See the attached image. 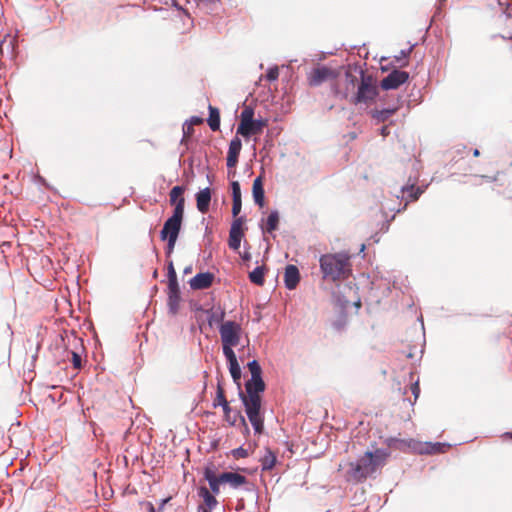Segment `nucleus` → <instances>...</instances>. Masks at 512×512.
Here are the masks:
<instances>
[{
	"mask_svg": "<svg viewBox=\"0 0 512 512\" xmlns=\"http://www.w3.org/2000/svg\"><path fill=\"white\" fill-rule=\"evenodd\" d=\"M251 379L245 384L246 394L241 393L240 397L245 407L247 417L257 434L263 432L264 424L261 416V393L265 390V383L261 377L262 369L256 360L248 363Z\"/></svg>",
	"mask_w": 512,
	"mask_h": 512,
	"instance_id": "obj_1",
	"label": "nucleus"
},
{
	"mask_svg": "<svg viewBox=\"0 0 512 512\" xmlns=\"http://www.w3.org/2000/svg\"><path fill=\"white\" fill-rule=\"evenodd\" d=\"M389 455L387 450L380 448L366 451L356 461L347 464L346 480L355 483L364 482L386 464Z\"/></svg>",
	"mask_w": 512,
	"mask_h": 512,
	"instance_id": "obj_2",
	"label": "nucleus"
},
{
	"mask_svg": "<svg viewBox=\"0 0 512 512\" xmlns=\"http://www.w3.org/2000/svg\"><path fill=\"white\" fill-rule=\"evenodd\" d=\"M324 278L345 280L351 274L350 255L346 252L324 254L319 259Z\"/></svg>",
	"mask_w": 512,
	"mask_h": 512,
	"instance_id": "obj_3",
	"label": "nucleus"
},
{
	"mask_svg": "<svg viewBox=\"0 0 512 512\" xmlns=\"http://www.w3.org/2000/svg\"><path fill=\"white\" fill-rule=\"evenodd\" d=\"M267 125L268 121L266 119H254L253 108L250 106H245L240 114V122L237 127V134L244 138H249L252 135H260Z\"/></svg>",
	"mask_w": 512,
	"mask_h": 512,
	"instance_id": "obj_4",
	"label": "nucleus"
},
{
	"mask_svg": "<svg viewBox=\"0 0 512 512\" xmlns=\"http://www.w3.org/2000/svg\"><path fill=\"white\" fill-rule=\"evenodd\" d=\"M357 72V70H355ZM360 83L355 93L350 96V102L353 104H368L376 98L378 89L376 80L371 75H366L363 70H358Z\"/></svg>",
	"mask_w": 512,
	"mask_h": 512,
	"instance_id": "obj_5",
	"label": "nucleus"
},
{
	"mask_svg": "<svg viewBox=\"0 0 512 512\" xmlns=\"http://www.w3.org/2000/svg\"><path fill=\"white\" fill-rule=\"evenodd\" d=\"M183 217L184 215L181 214V210L177 208L176 211H173L172 216L165 221L160 232L161 240L168 241V253H171L175 247Z\"/></svg>",
	"mask_w": 512,
	"mask_h": 512,
	"instance_id": "obj_6",
	"label": "nucleus"
},
{
	"mask_svg": "<svg viewBox=\"0 0 512 512\" xmlns=\"http://www.w3.org/2000/svg\"><path fill=\"white\" fill-rule=\"evenodd\" d=\"M340 76L338 70L328 66H318L313 68L308 76L307 81L309 86L316 87L324 82H331Z\"/></svg>",
	"mask_w": 512,
	"mask_h": 512,
	"instance_id": "obj_7",
	"label": "nucleus"
},
{
	"mask_svg": "<svg viewBox=\"0 0 512 512\" xmlns=\"http://www.w3.org/2000/svg\"><path fill=\"white\" fill-rule=\"evenodd\" d=\"M242 328L235 321L222 322L219 327L222 345L237 346L240 343Z\"/></svg>",
	"mask_w": 512,
	"mask_h": 512,
	"instance_id": "obj_8",
	"label": "nucleus"
},
{
	"mask_svg": "<svg viewBox=\"0 0 512 512\" xmlns=\"http://www.w3.org/2000/svg\"><path fill=\"white\" fill-rule=\"evenodd\" d=\"M244 218H236L231 225L229 231L228 246L230 249L237 251L240 248L241 240L244 236Z\"/></svg>",
	"mask_w": 512,
	"mask_h": 512,
	"instance_id": "obj_9",
	"label": "nucleus"
},
{
	"mask_svg": "<svg viewBox=\"0 0 512 512\" xmlns=\"http://www.w3.org/2000/svg\"><path fill=\"white\" fill-rule=\"evenodd\" d=\"M408 79V72L393 70L381 81V87L384 90L397 89L400 85L407 82Z\"/></svg>",
	"mask_w": 512,
	"mask_h": 512,
	"instance_id": "obj_10",
	"label": "nucleus"
},
{
	"mask_svg": "<svg viewBox=\"0 0 512 512\" xmlns=\"http://www.w3.org/2000/svg\"><path fill=\"white\" fill-rule=\"evenodd\" d=\"M344 85L345 89L340 91L338 88L335 89L336 94H343L346 99H350V96L356 92L358 89V85L360 83V79L357 75L353 74L350 70L346 71L344 74Z\"/></svg>",
	"mask_w": 512,
	"mask_h": 512,
	"instance_id": "obj_11",
	"label": "nucleus"
},
{
	"mask_svg": "<svg viewBox=\"0 0 512 512\" xmlns=\"http://www.w3.org/2000/svg\"><path fill=\"white\" fill-rule=\"evenodd\" d=\"M213 281V273H198L189 281V285L193 290H203L209 288L212 285Z\"/></svg>",
	"mask_w": 512,
	"mask_h": 512,
	"instance_id": "obj_12",
	"label": "nucleus"
},
{
	"mask_svg": "<svg viewBox=\"0 0 512 512\" xmlns=\"http://www.w3.org/2000/svg\"><path fill=\"white\" fill-rule=\"evenodd\" d=\"M186 188L184 186H174L169 193V202L174 206V210L177 208L181 210V214L184 215L185 198L183 196Z\"/></svg>",
	"mask_w": 512,
	"mask_h": 512,
	"instance_id": "obj_13",
	"label": "nucleus"
},
{
	"mask_svg": "<svg viewBox=\"0 0 512 512\" xmlns=\"http://www.w3.org/2000/svg\"><path fill=\"white\" fill-rule=\"evenodd\" d=\"M242 149V142L240 138L235 137L231 140L229 144L228 154H227V167L234 168L238 163V157Z\"/></svg>",
	"mask_w": 512,
	"mask_h": 512,
	"instance_id": "obj_14",
	"label": "nucleus"
},
{
	"mask_svg": "<svg viewBox=\"0 0 512 512\" xmlns=\"http://www.w3.org/2000/svg\"><path fill=\"white\" fill-rule=\"evenodd\" d=\"M180 289L178 283L168 284V307L169 311L175 315L180 307Z\"/></svg>",
	"mask_w": 512,
	"mask_h": 512,
	"instance_id": "obj_15",
	"label": "nucleus"
},
{
	"mask_svg": "<svg viewBox=\"0 0 512 512\" xmlns=\"http://www.w3.org/2000/svg\"><path fill=\"white\" fill-rule=\"evenodd\" d=\"M220 481L222 484H228L234 489H237L247 484V478L239 473L224 472L220 474Z\"/></svg>",
	"mask_w": 512,
	"mask_h": 512,
	"instance_id": "obj_16",
	"label": "nucleus"
},
{
	"mask_svg": "<svg viewBox=\"0 0 512 512\" xmlns=\"http://www.w3.org/2000/svg\"><path fill=\"white\" fill-rule=\"evenodd\" d=\"M300 281V273L298 268L295 265H287L284 273V282L285 286L289 290H293L297 287Z\"/></svg>",
	"mask_w": 512,
	"mask_h": 512,
	"instance_id": "obj_17",
	"label": "nucleus"
},
{
	"mask_svg": "<svg viewBox=\"0 0 512 512\" xmlns=\"http://www.w3.org/2000/svg\"><path fill=\"white\" fill-rule=\"evenodd\" d=\"M211 202V190L210 188H204L196 193V206L197 209L205 214L209 210Z\"/></svg>",
	"mask_w": 512,
	"mask_h": 512,
	"instance_id": "obj_18",
	"label": "nucleus"
},
{
	"mask_svg": "<svg viewBox=\"0 0 512 512\" xmlns=\"http://www.w3.org/2000/svg\"><path fill=\"white\" fill-rule=\"evenodd\" d=\"M252 195L255 203L262 208L265 204V193L263 188L262 176H258L257 178L254 179L252 185Z\"/></svg>",
	"mask_w": 512,
	"mask_h": 512,
	"instance_id": "obj_19",
	"label": "nucleus"
},
{
	"mask_svg": "<svg viewBox=\"0 0 512 512\" xmlns=\"http://www.w3.org/2000/svg\"><path fill=\"white\" fill-rule=\"evenodd\" d=\"M204 478L208 481L211 493L219 494L220 485L222 481H220V475H217L213 469V467H206L204 470Z\"/></svg>",
	"mask_w": 512,
	"mask_h": 512,
	"instance_id": "obj_20",
	"label": "nucleus"
},
{
	"mask_svg": "<svg viewBox=\"0 0 512 512\" xmlns=\"http://www.w3.org/2000/svg\"><path fill=\"white\" fill-rule=\"evenodd\" d=\"M198 495L203 499V502L205 504V508H207L209 511L214 509L218 501L215 498V494L211 493L208 488L202 486L198 490Z\"/></svg>",
	"mask_w": 512,
	"mask_h": 512,
	"instance_id": "obj_21",
	"label": "nucleus"
},
{
	"mask_svg": "<svg viewBox=\"0 0 512 512\" xmlns=\"http://www.w3.org/2000/svg\"><path fill=\"white\" fill-rule=\"evenodd\" d=\"M278 226H279V213L277 211H272L268 215L265 223L263 225H261V228H262L263 232L272 233L278 229Z\"/></svg>",
	"mask_w": 512,
	"mask_h": 512,
	"instance_id": "obj_22",
	"label": "nucleus"
},
{
	"mask_svg": "<svg viewBox=\"0 0 512 512\" xmlns=\"http://www.w3.org/2000/svg\"><path fill=\"white\" fill-rule=\"evenodd\" d=\"M277 462V457L270 449H266L265 454L261 457L260 463L262 470H271Z\"/></svg>",
	"mask_w": 512,
	"mask_h": 512,
	"instance_id": "obj_23",
	"label": "nucleus"
},
{
	"mask_svg": "<svg viewBox=\"0 0 512 512\" xmlns=\"http://www.w3.org/2000/svg\"><path fill=\"white\" fill-rule=\"evenodd\" d=\"M209 127L213 131L220 128V112L216 107L209 105V118L207 120Z\"/></svg>",
	"mask_w": 512,
	"mask_h": 512,
	"instance_id": "obj_24",
	"label": "nucleus"
},
{
	"mask_svg": "<svg viewBox=\"0 0 512 512\" xmlns=\"http://www.w3.org/2000/svg\"><path fill=\"white\" fill-rule=\"evenodd\" d=\"M266 267L265 266H258L253 271L249 273V279L252 283L262 286L265 282L264 275H265Z\"/></svg>",
	"mask_w": 512,
	"mask_h": 512,
	"instance_id": "obj_25",
	"label": "nucleus"
},
{
	"mask_svg": "<svg viewBox=\"0 0 512 512\" xmlns=\"http://www.w3.org/2000/svg\"><path fill=\"white\" fill-rule=\"evenodd\" d=\"M398 109H399V107L396 106V107L388 108V109L375 110L372 112V116L379 122H384V121L388 120L392 115H394Z\"/></svg>",
	"mask_w": 512,
	"mask_h": 512,
	"instance_id": "obj_26",
	"label": "nucleus"
},
{
	"mask_svg": "<svg viewBox=\"0 0 512 512\" xmlns=\"http://www.w3.org/2000/svg\"><path fill=\"white\" fill-rule=\"evenodd\" d=\"M402 193L405 195L407 201H416L423 193V190L420 187H415L414 185L403 187Z\"/></svg>",
	"mask_w": 512,
	"mask_h": 512,
	"instance_id": "obj_27",
	"label": "nucleus"
},
{
	"mask_svg": "<svg viewBox=\"0 0 512 512\" xmlns=\"http://www.w3.org/2000/svg\"><path fill=\"white\" fill-rule=\"evenodd\" d=\"M412 52V47H410L407 50H401L399 55L395 56V61L399 63L400 67H405L408 65V57L410 53Z\"/></svg>",
	"mask_w": 512,
	"mask_h": 512,
	"instance_id": "obj_28",
	"label": "nucleus"
},
{
	"mask_svg": "<svg viewBox=\"0 0 512 512\" xmlns=\"http://www.w3.org/2000/svg\"><path fill=\"white\" fill-rule=\"evenodd\" d=\"M229 371H230V374H231L234 382L239 384V381L241 379V368L239 366L238 361L229 364Z\"/></svg>",
	"mask_w": 512,
	"mask_h": 512,
	"instance_id": "obj_29",
	"label": "nucleus"
},
{
	"mask_svg": "<svg viewBox=\"0 0 512 512\" xmlns=\"http://www.w3.org/2000/svg\"><path fill=\"white\" fill-rule=\"evenodd\" d=\"M233 347H235V346L234 345H222L223 353H224L229 364L237 362V358L233 351Z\"/></svg>",
	"mask_w": 512,
	"mask_h": 512,
	"instance_id": "obj_30",
	"label": "nucleus"
},
{
	"mask_svg": "<svg viewBox=\"0 0 512 512\" xmlns=\"http://www.w3.org/2000/svg\"><path fill=\"white\" fill-rule=\"evenodd\" d=\"M225 402H227V400H226V397H225L224 389H223V387L220 384H218L217 392H216V398L214 400V406L222 405Z\"/></svg>",
	"mask_w": 512,
	"mask_h": 512,
	"instance_id": "obj_31",
	"label": "nucleus"
},
{
	"mask_svg": "<svg viewBox=\"0 0 512 512\" xmlns=\"http://www.w3.org/2000/svg\"><path fill=\"white\" fill-rule=\"evenodd\" d=\"M232 201L241 200V188L238 181L231 182Z\"/></svg>",
	"mask_w": 512,
	"mask_h": 512,
	"instance_id": "obj_32",
	"label": "nucleus"
},
{
	"mask_svg": "<svg viewBox=\"0 0 512 512\" xmlns=\"http://www.w3.org/2000/svg\"><path fill=\"white\" fill-rule=\"evenodd\" d=\"M168 284H176L178 283L177 281V274H176V271L174 269V266H173V263L170 262L169 265H168Z\"/></svg>",
	"mask_w": 512,
	"mask_h": 512,
	"instance_id": "obj_33",
	"label": "nucleus"
},
{
	"mask_svg": "<svg viewBox=\"0 0 512 512\" xmlns=\"http://www.w3.org/2000/svg\"><path fill=\"white\" fill-rule=\"evenodd\" d=\"M242 208V200L239 201H232V215L233 217L238 218L237 216L241 212Z\"/></svg>",
	"mask_w": 512,
	"mask_h": 512,
	"instance_id": "obj_34",
	"label": "nucleus"
},
{
	"mask_svg": "<svg viewBox=\"0 0 512 512\" xmlns=\"http://www.w3.org/2000/svg\"><path fill=\"white\" fill-rule=\"evenodd\" d=\"M279 76V70H278V67H273V68H270L268 71H267V74H266V78L269 80V81H275Z\"/></svg>",
	"mask_w": 512,
	"mask_h": 512,
	"instance_id": "obj_35",
	"label": "nucleus"
},
{
	"mask_svg": "<svg viewBox=\"0 0 512 512\" xmlns=\"http://www.w3.org/2000/svg\"><path fill=\"white\" fill-rule=\"evenodd\" d=\"M194 133V128L190 124L183 126V139L190 138Z\"/></svg>",
	"mask_w": 512,
	"mask_h": 512,
	"instance_id": "obj_36",
	"label": "nucleus"
},
{
	"mask_svg": "<svg viewBox=\"0 0 512 512\" xmlns=\"http://www.w3.org/2000/svg\"><path fill=\"white\" fill-rule=\"evenodd\" d=\"M410 390L414 396V402L418 399L419 397V394H420V386H419V382L416 381L414 383L411 384V387H410Z\"/></svg>",
	"mask_w": 512,
	"mask_h": 512,
	"instance_id": "obj_37",
	"label": "nucleus"
},
{
	"mask_svg": "<svg viewBox=\"0 0 512 512\" xmlns=\"http://www.w3.org/2000/svg\"><path fill=\"white\" fill-rule=\"evenodd\" d=\"M72 364L75 369L81 368V356L76 352H72Z\"/></svg>",
	"mask_w": 512,
	"mask_h": 512,
	"instance_id": "obj_38",
	"label": "nucleus"
},
{
	"mask_svg": "<svg viewBox=\"0 0 512 512\" xmlns=\"http://www.w3.org/2000/svg\"><path fill=\"white\" fill-rule=\"evenodd\" d=\"M224 316H225L224 311H221L219 315L213 314L210 319V324H212V322H222Z\"/></svg>",
	"mask_w": 512,
	"mask_h": 512,
	"instance_id": "obj_39",
	"label": "nucleus"
},
{
	"mask_svg": "<svg viewBox=\"0 0 512 512\" xmlns=\"http://www.w3.org/2000/svg\"><path fill=\"white\" fill-rule=\"evenodd\" d=\"M233 455L237 458L238 457L244 458L247 456V451L243 448H237V449L233 450Z\"/></svg>",
	"mask_w": 512,
	"mask_h": 512,
	"instance_id": "obj_40",
	"label": "nucleus"
},
{
	"mask_svg": "<svg viewBox=\"0 0 512 512\" xmlns=\"http://www.w3.org/2000/svg\"><path fill=\"white\" fill-rule=\"evenodd\" d=\"M202 123H203V119L200 117H197V116L191 117L190 122H189V124L192 125V127L194 125H200Z\"/></svg>",
	"mask_w": 512,
	"mask_h": 512,
	"instance_id": "obj_41",
	"label": "nucleus"
},
{
	"mask_svg": "<svg viewBox=\"0 0 512 512\" xmlns=\"http://www.w3.org/2000/svg\"><path fill=\"white\" fill-rule=\"evenodd\" d=\"M499 175H500V173L498 172L494 177H491V176H485V175H483V176H481V177L485 180V182H489V183H490V182H496V181H498V177H499Z\"/></svg>",
	"mask_w": 512,
	"mask_h": 512,
	"instance_id": "obj_42",
	"label": "nucleus"
},
{
	"mask_svg": "<svg viewBox=\"0 0 512 512\" xmlns=\"http://www.w3.org/2000/svg\"><path fill=\"white\" fill-rule=\"evenodd\" d=\"M221 406H222V408H223V411H224L225 416H226V417H228V416H229V413H230V411H231V408H230V406H229L228 401H227V402H225L224 404H222Z\"/></svg>",
	"mask_w": 512,
	"mask_h": 512,
	"instance_id": "obj_43",
	"label": "nucleus"
},
{
	"mask_svg": "<svg viewBox=\"0 0 512 512\" xmlns=\"http://www.w3.org/2000/svg\"><path fill=\"white\" fill-rule=\"evenodd\" d=\"M390 133L389 131V128L388 126H383L381 129H380V134L383 136V137H386L388 136Z\"/></svg>",
	"mask_w": 512,
	"mask_h": 512,
	"instance_id": "obj_44",
	"label": "nucleus"
},
{
	"mask_svg": "<svg viewBox=\"0 0 512 512\" xmlns=\"http://www.w3.org/2000/svg\"><path fill=\"white\" fill-rule=\"evenodd\" d=\"M241 257H242V259H243L244 261H248V260H250V259H251V254H250V252L245 251V252L241 255Z\"/></svg>",
	"mask_w": 512,
	"mask_h": 512,
	"instance_id": "obj_45",
	"label": "nucleus"
},
{
	"mask_svg": "<svg viewBox=\"0 0 512 512\" xmlns=\"http://www.w3.org/2000/svg\"><path fill=\"white\" fill-rule=\"evenodd\" d=\"M441 444H435L429 452H438L440 451Z\"/></svg>",
	"mask_w": 512,
	"mask_h": 512,
	"instance_id": "obj_46",
	"label": "nucleus"
},
{
	"mask_svg": "<svg viewBox=\"0 0 512 512\" xmlns=\"http://www.w3.org/2000/svg\"><path fill=\"white\" fill-rule=\"evenodd\" d=\"M149 512H156L152 503H149Z\"/></svg>",
	"mask_w": 512,
	"mask_h": 512,
	"instance_id": "obj_47",
	"label": "nucleus"
},
{
	"mask_svg": "<svg viewBox=\"0 0 512 512\" xmlns=\"http://www.w3.org/2000/svg\"><path fill=\"white\" fill-rule=\"evenodd\" d=\"M480 155V152L478 149H474L473 156L478 157Z\"/></svg>",
	"mask_w": 512,
	"mask_h": 512,
	"instance_id": "obj_48",
	"label": "nucleus"
},
{
	"mask_svg": "<svg viewBox=\"0 0 512 512\" xmlns=\"http://www.w3.org/2000/svg\"><path fill=\"white\" fill-rule=\"evenodd\" d=\"M199 512H210L207 508L199 507Z\"/></svg>",
	"mask_w": 512,
	"mask_h": 512,
	"instance_id": "obj_49",
	"label": "nucleus"
},
{
	"mask_svg": "<svg viewBox=\"0 0 512 512\" xmlns=\"http://www.w3.org/2000/svg\"><path fill=\"white\" fill-rule=\"evenodd\" d=\"M189 272H191V267L185 268L184 273H189Z\"/></svg>",
	"mask_w": 512,
	"mask_h": 512,
	"instance_id": "obj_50",
	"label": "nucleus"
},
{
	"mask_svg": "<svg viewBox=\"0 0 512 512\" xmlns=\"http://www.w3.org/2000/svg\"><path fill=\"white\" fill-rule=\"evenodd\" d=\"M510 437L512 438V433H510Z\"/></svg>",
	"mask_w": 512,
	"mask_h": 512,
	"instance_id": "obj_51",
	"label": "nucleus"
}]
</instances>
